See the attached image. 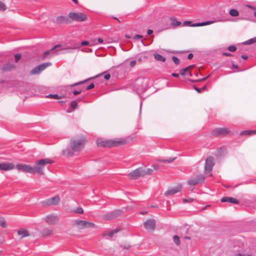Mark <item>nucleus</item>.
I'll return each mask as SVG.
<instances>
[{
	"mask_svg": "<svg viewBox=\"0 0 256 256\" xmlns=\"http://www.w3.org/2000/svg\"><path fill=\"white\" fill-rule=\"evenodd\" d=\"M53 163V161L49 158H44L36 161V166L34 167L30 165L20 164L16 166V168L20 172H27L30 174H37L42 176L44 174V168L46 164Z\"/></svg>",
	"mask_w": 256,
	"mask_h": 256,
	"instance_id": "obj_1",
	"label": "nucleus"
},
{
	"mask_svg": "<svg viewBox=\"0 0 256 256\" xmlns=\"http://www.w3.org/2000/svg\"><path fill=\"white\" fill-rule=\"evenodd\" d=\"M86 144V138L82 137L80 139L72 138L70 140V148L62 150L64 155L72 156L76 152H80L84 147Z\"/></svg>",
	"mask_w": 256,
	"mask_h": 256,
	"instance_id": "obj_2",
	"label": "nucleus"
},
{
	"mask_svg": "<svg viewBox=\"0 0 256 256\" xmlns=\"http://www.w3.org/2000/svg\"><path fill=\"white\" fill-rule=\"evenodd\" d=\"M126 143V140H98L97 142V145L99 147L110 148L122 144H124Z\"/></svg>",
	"mask_w": 256,
	"mask_h": 256,
	"instance_id": "obj_3",
	"label": "nucleus"
},
{
	"mask_svg": "<svg viewBox=\"0 0 256 256\" xmlns=\"http://www.w3.org/2000/svg\"><path fill=\"white\" fill-rule=\"evenodd\" d=\"M68 17L71 20V22L73 21L82 22L87 20V16L82 12H70L68 14Z\"/></svg>",
	"mask_w": 256,
	"mask_h": 256,
	"instance_id": "obj_4",
	"label": "nucleus"
},
{
	"mask_svg": "<svg viewBox=\"0 0 256 256\" xmlns=\"http://www.w3.org/2000/svg\"><path fill=\"white\" fill-rule=\"evenodd\" d=\"M230 130L227 128H218L214 129L211 132V134L215 137H222L228 136Z\"/></svg>",
	"mask_w": 256,
	"mask_h": 256,
	"instance_id": "obj_5",
	"label": "nucleus"
},
{
	"mask_svg": "<svg viewBox=\"0 0 256 256\" xmlns=\"http://www.w3.org/2000/svg\"><path fill=\"white\" fill-rule=\"evenodd\" d=\"M123 211L120 210H115L102 216V218L106 220H110L118 218L122 215Z\"/></svg>",
	"mask_w": 256,
	"mask_h": 256,
	"instance_id": "obj_6",
	"label": "nucleus"
},
{
	"mask_svg": "<svg viewBox=\"0 0 256 256\" xmlns=\"http://www.w3.org/2000/svg\"><path fill=\"white\" fill-rule=\"evenodd\" d=\"M51 64H52L50 62H48L36 66L30 70V74L32 75L39 74L40 72L45 70L48 66H50Z\"/></svg>",
	"mask_w": 256,
	"mask_h": 256,
	"instance_id": "obj_7",
	"label": "nucleus"
},
{
	"mask_svg": "<svg viewBox=\"0 0 256 256\" xmlns=\"http://www.w3.org/2000/svg\"><path fill=\"white\" fill-rule=\"evenodd\" d=\"M74 222L75 225L78 226L80 228H94L95 226L93 222L84 220H74Z\"/></svg>",
	"mask_w": 256,
	"mask_h": 256,
	"instance_id": "obj_8",
	"label": "nucleus"
},
{
	"mask_svg": "<svg viewBox=\"0 0 256 256\" xmlns=\"http://www.w3.org/2000/svg\"><path fill=\"white\" fill-rule=\"evenodd\" d=\"M205 180L204 176L200 174L189 179L188 184L190 186H194L202 182Z\"/></svg>",
	"mask_w": 256,
	"mask_h": 256,
	"instance_id": "obj_9",
	"label": "nucleus"
},
{
	"mask_svg": "<svg viewBox=\"0 0 256 256\" xmlns=\"http://www.w3.org/2000/svg\"><path fill=\"white\" fill-rule=\"evenodd\" d=\"M128 178L133 180H136L142 176V168H138L132 171L128 174Z\"/></svg>",
	"mask_w": 256,
	"mask_h": 256,
	"instance_id": "obj_10",
	"label": "nucleus"
},
{
	"mask_svg": "<svg viewBox=\"0 0 256 256\" xmlns=\"http://www.w3.org/2000/svg\"><path fill=\"white\" fill-rule=\"evenodd\" d=\"M60 201V198L58 195H56L55 196L46 199L42 202V204L44 206L57 205Z\"/></svg>",
	"mask_w": 256,
	"mask_h": 256,
	"instance_id": "obj_11",
	"label": "nucleus"
},
{
	"mask_svg": "<svg viewBox=\"0 0 256 256\" xmlns=\"http://www.w3.org/2000/svg\"><path fill=\"white\" fill-rule=\"evenodd\" d=\"M214 158L212 156H210L206 160V164L204 166V171L206 172H209L212 171L214 164Z\"/></svg>",
	"mask_w": 256,
	"mask_h": 256,
	"instance_id": "obj_12",
	"label": "nucleus"
},
{
	"mask_svg": "<svg viewBox=\"0 0 256 256\" xmlns=\"http://www.w3.org/2000/svg\"><path fill=\"white\" fill-rule=\"evenodd\" d=\"M144 228L148 231H154L156 228V221L154 219H150L144 222Z\"/></svg>",
	"mask_w": 256,
	"mask_h": 256,
	"instance_id": "obj_13",
	"label": "nucleus"
},
{
	"mask_svg": "<svg viewBox=\"0 0 256 256\" xmlns=\"http://www.w3.org/2000/svg\"><path fill=\"white\" fill-rule=\"evenodd\" d=\"M45 220L48 224L54 225L58 222V218L56 216L50 215L45 218Z\"/></svg>",
	"mask_w": 256,
	"mask_h": 256,
	"instance_id": "obj_14",
	"label": "nucleus"
},
{
	"mask_svg": "<svg viewBox=\"0 0 256 256\" xmlns=\"http://www.w3.org/2000/svg\"><path fill=\"white\" fill-rule=\"evenodd\" d=\"M14 168V164L12 163H0V170L8 171Z\"/></svg>",
	"mask_w": 256,
	"mask_h": 256,
	"instance_id": "obj_15",
	"label": "nucleus"
},
{
	"mask_svg": "<svg viewBox=\"0 0 256 256\" xmlns=\"http://www.w3.org/2000/svg\"><path fill=\"white\" fill-rule=\"evenodd\" d=\"M57 23L60 24H70L71 20L68 16H58L56 18Z\"/></svg>",
	"mask_w": 256,
	"mask_h": 256,
	"instance_id": "obj_16",
	"label": "nucleus"
},
{
	"mask_svg": "<svg viewBox=\"0 0 256 256\" xmlns=\"http://www.w3.org/2000/svg\"><path fill=\"white\" fill-rule=\"evenodd\" d=\"M220 201L222 202H230L231 204H238L240 203V202L236 198H232V197H228V196H224L223 197L221 200Z\"/></svg>",
	"mask_w": 256,
	"mask_h": 256,
	"instance_id": "obj_17",
	"label": "nucleus"
},
{
	"mask_svg": "<svg viewBox=\"0 0 256 256\" xmlns=\"http://www.w3.org/2000/svg\"><path fill=\"white\" fill-rule=\"evenodd\" d=\"M194 67V65L189 66L185 68H184L180 70V74L182 76H185L186 74H188L190 76H192V74L190 71V69Z\"/></svg>",
	"mask_w": 256,
	"mask_h": 256,
	"instance_id": "obj_18",
	"label": "nucleus"
},
{
	"mask_svg": "<svg viewBox=\"0 0 256 256\" xmlns=\"http://www.w3.org/2000/svg\"><path fill=\"white\" fill-rule=\"evenodd\" d=\"M18 234L19 236H21L20 239L30 236L28 232L24 228L19 230L18 231Z\"/></svg>",
	"mask_w": 256,
	"mask_h": 256,
	"instance_id": "obj_19",
	"label": "nucleus"
},
{
	"mask_svg": "<svg viewBox=\"0 0 256 256\" xmlns=\"http://www.w3.org/2000/svg\"><path fill=\"white\" fill-rule=\"evenodd\" d=\"M61 46V45L60 44H57V45H56L55 46H54L53 48H52L51 49H50V50H47V51H46L45 52H44V54H43V56L42 57V60H44L45 59L46 57H48L49 54H50L54 50H56V48H60Z\"/></svg>",
	"mask_w": 256,
	"mask_h": 256,
	"instance_id": "obj_20",
	"label": "nucleus"
},
{
	"mask_svg": "<svg viewBox=\"0 0 256 256\" xmlns=\"http://www.w3.org/2000/svg\"><path fill=\"white\" fill-rule=\"evenodd\" d=\"M53 230L52 229L46 228H44L41 232L42 236L45 237L53 234Z\"/></svg>",
	"mask_w": 256,
	"mask_h": 256,
	"instance_id": "obj_21",
	"label": "nucleus"
},
{
	"mask_svg": "<svg viewBox=\"0 0 256 256\" xmlns=\"http://www.w3.org/2000/svg\"><path fill=\"white\" fill-rule=\"evenodd\" d=\"M182 185L178 184L176 187L168 190L166 192H180L182 190Z\"/></svg>",
	"mask_w": 256,
	"mask_h": 256,
	"instance_id": "obj_22",
	"label": "nucleus"
},
{
	"mask_svg": "<svg viewBox=\"0 0 256 256\" xmlns=\"http://www.w3.org/2000/svg\"><path fill=\"white\" fill-rule=\"evenodd\" d=\"M171 21V25L174 27H176L181 25L182 22L180 21H178L176 20V18L174 17H171L170 18Z\"/></svg>",
	"mask_w": 256,
	"mask_h": 256,
	"instance_id": "obj_23",
	"label": "nucleus"
},
{
	"mask_svg": "<svg viewBox=\"0 0 256 256\" xmlns=\"http://www.w3.org/2000/svg\"><path fill=\"white\" fill-rule=\"evenodd\" d=\"M14 68V64L8 63V64H5L2 68V70L3 71L6 72V71H9Z\"/></svg>",
	"mask_w": 256,
	"mask_h": 256,
	"instance_id": "obj_24",
	"label": "nucleus"
},
{
	"mask_svg": "<svg viewBox=\"0 0 256 256\" xmlns=\"http://www.w3.org/2000/svg\"><path fill=\"white\" fill-rule=\"evenodd\" d=\"M154 56L155 60L157 61L164 62L166 60V58L158 54H154Z\"/></svg>",
	"mask_w": 256,
	"mask_h": 256,
	"instance_id": "obj_25",
	"label": "nucleus"
},
{
	"mask_svg": "<svg viewBox=\"0 0 256 256\" xmlns=\"http://www.w3.org/2000/svg\"><path fill=\"white\" fill-rule=\"evenodd\" d=\"M176 158V157L170 158L168 159H158V162H164V163H171Z\"/></svg>",
	"mask_w": 256,
	"mask_h": 256,
	"instance_id": "obj_26",
	"label": "nucleus"
},
{
	"mask_svg": "<svg viewBox=\"0 0 256 256\" xmlns=\"http://www.w3.org/2000/svg\"><path fill=\"white\" fill-rule=\"evenodd\" d=\"M253 134H256V130H248L242 131L240 132L241 136L244 135H252Z\"/></svg>",
	"mask_w": 256,
	"mask_h": 256,
	"instance_id": "obj_27",
	"label": "nucleus"
},
{
	"mask_svg": "<svg viewBox=\"0 0 256 256\" xmlns=\"http://www.w3.org/2000/svg\"><path fill=\"white\" fill-rule=\"evenodd\" d=\"M229 14L232 16L235 17L239 16V12L235 8H232L230 10Z\"/></svg>",
	"mask_w": 256,
	"mask_h": 256,
	"instance_id": "obj_28",
	"label": "nucleus"
},
{
	"mask_svg": "<svg viewBox=\"0 0 256 256\" xmlns=\"http://www.w3.org/2000/svg\"><path fill=\"white\" fill-rule=\"evenodd\" d=\"M152 172H153V170L151 168H148L145 170H144L142 168V176H144L146 175L152 174Z\"/></svg>",
	"mask_w": 256,
	"mask_h": 256,
	"instance_id": "obj_29",
	"label": "nucleus"
},
{
	"mask_svg": "<svg viewBox=\"0 0 256 256\" xmlns=\"http://www.w3.org/2000/svg\"><path fill=\"white\" fill-rule=\"evenodd\" d=\"M94 78V77H93V78H88V79H86V80H82V81H81V82H78L74 83V84H71V85H70V86L73 87V86H78V85H79V84H84V83H85L86 82H87V81H88V80H92V78Z\"/></svg>",
	"mask_w": 256,
	"mask_h": 256,
	"instance_id": "obj_30",
	"label": "nucleus"
},
{
	"mask_svg": "<svg viewBox=\"0 0 256 256\" xmlns=\"http://www.w3.org/2000/svg\"><path fill=\"white\" fill-rule=\"evenodd\" d=\"M256 42V36L244 42V44H250Z\"/></svg>",
	"mask_w": 256,
	"mask_h": 256,
	"instance_id": "obj_31",
	"label": "nucleus"
},
{
	"mask_svg": "<svg viewBox=\"0 0 256 256\" xmlns=\"http://www.w3.org/2000/svg\"><path fill=\"white\" fill-rule=\"evenodd\" d=\"M174 242L177 245L179 246L180 244V238L178 236L175 235L173 236Z\"/></svg>",
	"mask_w": 256,
	"mask_h": 256,
	"instance_id": "obj_32",
	"label": "nucleus"
},
{
	"mask_svg": "<svg viewBox=\"0 0 256 256\" xmlns=\"http://www.w3.org/2000/svg\"><path fill=\"white\" fill-rule=\"evenodd\" d=\"M0 226L2 228H6V222L4 218L0 217Z\"/></svg>",
	"mask_w": 256,
	"mask_h": 256,
	"instance_id": "obj_33",
	"label": "nucleus"
},
{
	"mask_svg": "<svg viewBox=\"0 0 256 256\" xmlns=\"http://www.w3.org/2000/svg\"><path fill=\"white\" fill-rule=\"evenodd\" d=\"M114 234L113 232V231L112 230V231H110V232H104L102 233V235L103 236H108L112 238V237L113 236Z\"/></svg>",
	"mask_w": 256,
	"mask_h": 256,
	"instance_id": "obj_34",
	"label": "nucleus"
},
{
	"mask_svg": "<svg viewBox=\"0 0 256 256\" xmlns=\"http://www.w3.org/2000/svg\"><path fill=\"white\" fill-rule=\"evenodd\" d=\"M78 104L76 101L73 100L70 102V108L72 110H74L77 108Z\"/></svg>",
	"mask_w": 256,
	"mask_h": 256,
	"instance_id": "obj_35",
	"label": "nucleus"
},
{
	"mask_svg": "<svg viewBox=\"0 0 256 256\" xmlns=\"http://www.w3.org/2000/svg\"><path fill=\"white\" fill-rule=\"evenodd\" d=\"M74 212L76 214H82L84 213V210L82 208L78 207L76 209L74 210Z\"/></svg>",
	"mask_w": 256,
	"mask_h": 256,
	"instance_id": "obj_36",
	"label": "nucleus"
},
{
	"mask_svg": "<svg viewBox=\"0 0 256 256\" xmlns=\"http://www.w3.org/2000/svg\"><path fill=\"white\" fill-rule=\"evenodd\" d=\"M194 200V198H185L182 200V202L184 203H186V202H193Z\"/></svg>",
	"mask_w": 256,
	"mask_h": 256,
	"instance_id": "obj_37",
	"label": "nucleus"
},
{
	"mask_svg": "<svg viewBox=\"0 0 256 256\" xmlns=\"http://www.w3.org/2000/svg\"><path fill=\"white\" fill-rule=\"evenodd\" d=\"M172 61L174 64L178 65L180 64V60L176 56H173L172 57Z\"/></svg>",
	"mask_w": 256,
	"mask_h": 256,
	"instance_id": "obj_38",
	"label": "nucleus"
},
{
	"mask_svg": "<svg viewBox=\"0 0 256 256\" xmlns=\"http://www.w3.org/2000/svg\"><path fill=\"white\" fill-rule=\"evenodd\" d=\"M6 8V6L4 4L0 1V10L4 11Z\"/></svg>",
	"mask_w": 256,
	"mask_h": 256,
	"instance_id": "obj_39",
	"label": "nucleus"
},
{
	"mask_svg": "<svg viewBox=\"0 0 256 256\" xmlns=\"http://www.w3.org/2000/svg\"><path fill=\"white\" fill-rule=\"evenodd\" d=\"M236 48L234 46H230L228 47V50L230 52H234L236 50Z\"/></svg>",
	"mask_w": 256,
	"mask_h": 256,
	"instance_id": "obj_40",
	"label": "nucleus"
},
{
	"mask_svg": "<svg viewBox=\"0 0 256 256\" xmlns=\"http://www.w3.org/2000/svg\"><path fill=\"white\" fill-rule=\"evenodd\" d=\"M47 98H52L55 99H59L61 97H60L58 94H50L48 96H46Z\"/></svg>",
	"mask_w": 256,
	"mask_h": 256,
	"instance_id": "obj_41",
	"label": "nucleus"
},
{
	"mask_svg": "<svg viewBox=\"0 0 256 256\" xmlns=\"http://www.w3.org/2000/svg\"><path fill=\"white\" fill-rule=\"evenodd\" d=\"M82 91V88H80L79 90H74L72 92L74 96L80 94Z\"/></svg>",
	"mask_w": 256,
	"mask_h": 256,
	"instance_id": "obj_42",
	"label": "nucleus"
},
{
	"mask_svg": "<svg viewBox=\"0 0 256 256\" xmlns=\"http://www.w3.org/2000/svg\"><path fill=\"white\" fill-rule=\"evenodd\" d=\"M15 62H18L21 58V54H16L14 55Z\"/></svg>",
	"mask_w": 256,
	"mask_h": 256,
	"instance_id": "obj_43",
	"label": "nucleus"
},
{
	"mask_svg": "<svg viewBox=\"0 0 256 256\" xmlns=\"http://www.w3.org/2000/svg\"><path fill=\"white\" fill-rule=\"evenodd\" d=\"M213 22H214L211 21V20L202 22V26H204L206 25L210 24H212Z\"/></svg>",
	"mask_w": 256,
	"mask_h": 256,
	"instance_id": "obj_44",
	"label": "nucleus"
},
{
	"mask_svg": "<svg viewBox=\"0 0 256 256\" xmlns=\"http://www.w3.org/2000/svg\"><path fill=\"white\" fill-rule=\"evenodd\" d=\"M94 87V83L90 84L89 86L86 87V90H90L92 88H93Z\"/></svg>",
	"mask_w": 256,
	"mask_h": 256,
	"instance_id": "obj_45",
	"label": "nucleus"
},
{
	"mask_svg": "<svg viewBox=\"0 0 256 256\" xmlns=\"http://www.w3.org/2000/svg\"><path fill=\"white\" fill-rule=\"evenodd\" d=\"M142 38V35L136 34L134 36V39L136 40H138L139 38Z\"/></svg>",
	"mask_w": 256,
	"mask_h": 256,
	"instance_id": "obj_46",
	"label": "nucleus"
},
{
	"mask_svg": "<svg viewBox=\"0 0 256 256\" xmlns=\"http://www.w3.org/2000/svg\"><path fill=\"white\" fill-rule=\"evenodd\" d=\"M136 64V60H132L130 62V66L131 67H134Z\"/></svg>",
	"mask_w": 256,
	"mask_h": 256,
	"instance_id": "obj_47",
	"label": "nucleus"
},
{
	"mask_svg": "<svg viewBox=\"0 0 256 256\" xmlns=\"http://www.w3.org/2000/svg\"><path fill=\"white\" fill-rule=\"evenodd\" d=\"M192 26L195 27V26H202V22H198V23H194L191 25Z\"/></svg>",
	"mask_w": 256,
	"mask_h": 256,
	"instance_id": "obj_48",
	"label": "nucleus"
},
{
	"mask_svg": "<svg viewBox=\"0 0 256 256\" xmlns=\"http://www.w3.org/2000/svg\"><path fill=\"white\" fill-rule=\"evenodd\" d=\"M88 44H89L88 42V41H82L81 42L80 46H87Z\"/></svg>",
	"mask_w": 256,
	"mask_h": 256,
	"instance_id": "obj_49",
	"label": "nucleus"
},
{
	"mask_svg": "<svg viewBox=\"0 0 256 256\" xmlns=\"http://www.w3.org/2000/svg\"><path fill=\"white\" fill-rule=\"evenodd\" d=\"M193 88L198 93H201L202 91L200 88L196 87L195 86H194Z\"/></svg>",
	"mask_w": 256,
	"mask_h": 256,
	"instance_id": "obj_50",
	"label": "nucleus"
},
{
	"mask_svg": "<svg viewBox=\"0 0 256 256\" xmlns=\"http://www.w3.org/2000/svg\"><path fill=\"white\" fill-rule=\"evenodd\" d=\"M110 78V75L109 74H106L104 76V78L106 80H108Z\"/></svg>",
	"mask_w": 256,
	"mask_h": 256,
	"instance_id": "obj_51",
	"label": "nucleus"
},
{
	"mask_svg": "<svg viewBox=\"0 0 256 256\" xmlns=\"http://www.w3.org/2000/svg\"><path fill=\"white\" fill-rule=\"evenodd\" d=\"M222 55L223 56H232V54L230 53H229V52H223L222 53Z\"/></svg>",
	"mask_w": 256,
	"mask_h": 256,
	"instance_id": "obj_52",
	"label": "nucleus"
},
{
	"mask_svg": "<svg viewBox=\"0 0 256 256\" xmlns=\"http://www.w3.org/2000/svg\"><path fill=\"white\" fill-rule=\"evenodd\" d=\"M193 56H194L193 54L192 53H190L188 56V60H191Z\"/></svg>",
	"mask_w": 256,
	"mask_h": 256,
	"instance_id": "obj_53",
	"label": "nucleus"
},
{
	"mask_svg": "<svg viewBox=\"0 0 256 256\" xmlns=\"http://www.w3.org/2000/svg\"><path fill=\"white\" fill-rule=\"evenodd\" d=\"M208 76H207L204 77L202 78L198 79V80H199L198 82H202V81L206 80L208 78Z\"/></svg>",
	"mask_w": 256,
	"mask_h": 256,
	"instance_id": "obj_54",
	"label": "nucleus"
},
{
	"mask_svg": "<svg viewBox=\"0 0 256 256\" xmlns=\"http://www.w3.org/2000/svg\"><path fill=\"white\" fill-rule=\"evenodd\" d=\"M208 76H207L204 77L202 78L198 79V80H199L198 82H202V81L206 80L208 78Z\"/></svg>",
	"mask_w": 256,
	"mask_h": 256,
	"instance_id": "obj_55",
	"label": "nucleus"
},
{
	"mask_svg": "<svg viewBox=\"0 0 256 256\" xmlns=\"http://www.w3.org/2000/svg\"><path fill=\"white\" fill-rule=\"evenodd\" d=\"M120 228H117L116 229L112 230L114 234H116V232H118L120 230Z\"/></svg>",
	"mask_w": 256,
	"mask_h": 256,
	"instance_id": "obj_56",
	"label": "nucleus"
},
{
	"mask_svg": "<svg viewBox=\"0 0 256 256\" xmlns=\"http://www.w3.org/2000/svg\"><path fill=\"white\" fill-rule=\"evenodd\" d=\"M188 80L190 82H198V80H191V79H188Z\"/></svg>",
	"mask_w": 256,
	"mask_h": 256,
	"instance_id": "obj_57",
	"label": "nucleus"
},
{
	"mask_svg": "<svg viewBox=\"0 0 256 256\" xmlns=\"http://www.w3.org/2000/svg\"><path fill=\"white\" fill-rule=\"evenodd\" d=\"M172 76L175 78H178L179 76V74L176 73L172 74Z\"/></svg>",
	"mask_w": 256,
	"mask_h": 256,
	"instance_id": "obj_58",
	"label": "nucleus"
},
{
	"mask_svg": "<svg viewBox=\"0 0 256 256\" xmlns=\"http://www.w3.org/2000/svg\"><path fill=\"white\" fill-rule=\"evenodd\" d=\"M152 32H153V30H148V31H147V34L148 35H150V34H152Z\"/></svg>",
	"mask_w": 256,
	"mask_h": 256,
	"instance_id": "obj_59",
	"label": "nucleus"
},
{
	"mask_svg": "<svg viewBox=\"0 0 256 256\" xmlns=\"http://www.w3.org/2000/svg\"><path fill=\"white\" fill-rule=\"evenodd\" d=\"M190 23H191V22H190V21H185L184 22V26H187V25L190 24Z\"/></svg>",
	"mask_w": 256,
	"mask_h": 256,
	"instance_id": "obj_60",
	"label": "nucleus"
},
{
	"mask_svg": "<svg viewBox=\"0 0 256 256\" xmlns=\"http://www.w3.org/2000/svg\"><path fill=\"white\" fill-rule=\"evenodd\" d=\"M98 42L100 44H102V43H103V42H104L103 40H102V38H98Z\"/></svg>",
	"mask_w": 256,
	"mask_h": 256,
	"instance_id": "obj_61",
	"label": "nucleus"
},
{
	"mask_svg": "<svg viewBox=\"0 0 256 256\" xmlns=\"http://www.w3.org/2000/svg\"><path fill=\"white\" fill-rule=\"evenodd\" d=\"M241 58H242V59H244V60H247V59H248V56H246V55H242V56H241Z\"/></svg>",
	"mask_w": 256,
	"mask_h": 256,
	"instance_id": "obj_62",
	"label": "nucleus"
},
{
	"mask_svg": "<svg viewBox=\"0 0 256 256\" xmlns=\"http://www.w3.org/2000/svg\"><path fill=\"white\" fill-rule=\"evenodd\" d=\"M232 66L234 68H238V66L237 64H232Z\"/></svg>",
	"mask_w": 256,
	"mask_h": 256,
	"instance_id": "obj_63",
	"label": "nucleus"
},
{
	"mask_svg": "<svg viewBox=\"0 0 256 256\" xmlns=\"http://www.w3.org/2000/svg\"><path fill=\"white\" fill-rule=\"evenodd\" d=\"M236 256H246L244 254H236Z\"/></svg>",
	"mask_w": 256,
	"mask_h": 256,
	"instance_id": "obj_64",
	"label": "nucleus"
}]
</instances>
